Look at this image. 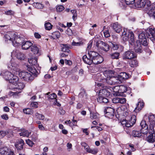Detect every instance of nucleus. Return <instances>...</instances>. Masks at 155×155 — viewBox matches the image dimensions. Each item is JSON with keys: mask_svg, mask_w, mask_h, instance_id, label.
Returning <instances> with one entry per match:
<instances>
[{"mask_svg": "<svg viewBox=\"0 0 155 155\" xmlns=\"http://www.w3.org/2000/svg\"><path fill=\"white\" fill-rule=\"evenodd\" d=\"M0 74L6 80L9 81V88L12 90L9 92V95L11 96L16 95L21 92L25 85L22 82L17 83L18 80L17 76L6 70L2 71Z\"/></svg>", "mask_w": 155, "mask_h": 155, "instance_id": "1", "label": "nucleus"}, {"mask_svg": "<svg viewBox=\"0 0 155 155\" xmlns=\"http://www.w3.org/2000/svg\"><path fill=\"white\" fill-rule=\"evenodd\" d=\"M4 38L6 41L12 43L15 47L22 45V48L24 50L28 49L33 45L32 43L30 41H24L23 38L18 37L14 32H7L4 36Z\"/></svg>", "mask_w": 155, "mask_h": 155, "instance_id": "2", "label": "nucleus"}, {"mask_svg": "<svg viewBox=\"0 0 155 155\" xmlns=\"http://www.w3.org/2000/svg\"><path fill=\"white\" fill-rule=\"evenodd\" d=\"M88 55L89 58L85 55L83 56L82 59L85 63L88 65L92 64H98L101 63L104 60L103 58L95 51H88Z\"/></svg>", "mask_w": 155, "mask_h": 155, "instance_id": "3", "label": "nucleus"}, {"mask_svg": "<svg viewBox=\"0 0 155 155\" xmlns=\"http://www.w3.org/2000/svg\"><path fill=\"white\" fill-rule=\"evenodd\" d=\"M28 70L30 73L25 71H21L19 73V76L21 79L24 81L30 82L38 74L36 69L33 66H30Z\"/></svg>", "mask_w": 155, "mask_h": 155, "instance_id": "4", "label": "nucleus"}, {"mask_svg": "<svg viewBox=\"0 0 155 155\" xmlns=\"http://www.w3.org/2000/svg\"><path fill=\"white\" fill-rule=\"evenodd\" d=\"M141 127L140 132L136 130H133L132 132V135L134 137H139L140 136H147L148 132V127L146 121L142 120L140 123Z\"/></svg>", "mask_w": 155, "mask_h": 155, "instance_id": "5", "label": "nucleus"}, {"mask_svg": "<svg viewBox=\"0 0 155 155\" xmlns=\"http://www.w3.org/2000/svg\"><path fill=\"white\" fill-rule=\"evenodd\" d=\"M154 5L151 4L149 0H139L135 3V5L137 8H142L144 7L149 12H152L153 10L155 8V6L153 7Z\"/></svg>", "mask_w": 155, "mask_h": 155, "instance_id": "6", "label": "nucleus"}, {"mask_svg": "<svg viewBox=\"0 0 155 155\" xmlns=\"http://www.w3.org/2000/svg\"><path fill=\"white\" fill-rule=\"evenodd\" d=\"M122 35L123 40L124 41H128L131 45H133L134 42V38L133 32L130 30H127L125 31L124 29Z\"/></svg>", "mask_w": 155, "mask_h": 155, "instance_id": "7", "label": "nucleus"}, {"mask_svg": "<svg viewBox=\"0 0 155 155\" xmlns=\"http://www.w3.org/2000/svg\"><path fill=\"white\" fill-rule=\"evenodd\" d=\"M146 36L152 41H153L155 39V31L153 28H149L146 30Z\"/></svg>", "mask_w": 155, "mask_h": 155, "instance_id": "8", "label": "nucleus"}, {"mask_svg": "<svg viewBox=\"0 0 155 155\" xmlns=\"http://www.w3.org/2000/svg\"><path fill=\"white\" fill-rule=\"evenodd\" d=\"M148 121L150 124L149 125V129H150V132L154 133V126L155 123V117L154 115H151L148 117Z\"/></svg>", "mask_w": 155, "mask_h": 155, "instance_id": "9", "label": "nucleus"}, {"mask_svg": "<svg viewBox=\"0 0 155 155\" xmlns=\"http://www.w3.org/2000/svg\"><path fill=\"white\" fill-rule=\"evenodd\" d=\"M137 55L132 51H126L123 54V58L124 60H130L136 58Z\"/></svg>", "mask_w": 155, "mask_h": 155, "instance_id": "10", "label": "nucleus"}, {"mask_svg": "<svg viewBox=\"0 0 155 155\" xmlns=\"http://www.w3.org/2000/svg\"><path fill=\"white\" fill-rule=\"evenodd\" d=\"M109 73L110 72L108 71L98 73L96 75L95 77L98 81H102L103 83H104V80L106 79L107 77L109 75Z\"/></svg>", "mask_w": 155, "mask_h": 155, "instance_id": "11", "label": "nucleus"}, {"mask_svg": "<svg viewBox=\"0 0 155 155\" xmlns=\"http://www.w3.org/2000/svg\"><path fill=\"white\" fill-rule=\"evenodd\" d=\"M104 112L106 117L109 118H112L114 115L115 110L111 107H107L105 108Z\"/></svg>", "mask_w": 155, "mask_h": 155, "instance_id": "12", "label": "nucleus"}, {"mask_svg": "<svg viewBox=\"0 0 155 155\" xmlns=\"http://www.w3.org/2000/svg\"><path fill=\"white\" fill-rule=\"evenodd\" d=\"M146 37V35H145L144 32H141L138 34L139 41H138L140 42L142 45L145 46H147V44Z\"/></svg>", "mask_w": 155, "mask_h": 155, "instance_id": "13", "label": "nucleus"}, {"mask_svg": "<svg viewBox=\"0 0 155 155\" xmlns=\"http://www.w3.org/2000/svg\"><path fill=\"white\" fill-rule=\"evenodd\" d=\"M108 72H110V73L109 74V75L107 77L106 79L104 80V83H106L110 85H113V76L111 75V74L113 73V71H109Z\"/></svg>", "mask_w": 155, "mask_h": 155, "instance_id": "14", "label": "nucleus"}, {"mask_svg": "<svg viewBox=\"0 0 155 155\" xmlns=\"http://www.w3.org/2000/svg\"><path fill=\"white\" fill-rule=\"evenodd\" d=\"M24 144V141L23 140L21 139L17 142L15 144V146L18 150H21L23 149Z\"/></svg>", "mask_w": 155, "mask_h": 155, "instance_id": "15", "label": "nucleus"}, {"mask_svg": "<svg viewBox=\"0 0 155 155\" xmlns=\"http://www.w3.org/2000/svg\"><path fill=\"white\" fill-rule=\"evenodd\" d=\"M141 45L140 42L137 41L136 42L134 47V50L136 52L140 53L142 52L143 47Z\"/></svg>", "mask_w": 155, "mask_h": 155, "instance_id": "16", "label": "nucleus"}, {"mask_svg": "<svg viewBox=\"0 0 155 155\" xmlns=\"http://www.w3.org/2000/svg\"><path fill=\"white\" fill-rule=\"evenodd\" d=\"M113 103L115 104L120 103L124 104L126 102V99L123 97H115L112 100Z\"/></svg>", "mask_w": 155, "mask_h": 155, "instance_id": "17", "label": "nucleus"}, {"mask_svg": "<svg viewBox=\"0 0 155 155\" xmlns=\"http://www.w3.org/2000/svg\"><path fill=\"white\" fill-rule=\"evenodd\" d=\"M112 26L113 30L117 33H120L122 30V27L117 22L113 23Z\"/></svg>", "mask_w": 155, "mask_h": 155, "instance_id": "18", "label": "nucleus"}, {"mask_svg": "<svg viewBox=\"0 0 155 155\" xmlns=\"http://www.w3.org/2000/svg\"><path fill=\"white\" fill-rule=\"evenodd\" d=\"M11 151L7 147H4L0 149V153L2 155H8Z\"/></svg>", "mask_w": 155, "mask_h": 155, "instance_id": "19", "label": "nucleus"}, {"mask_svg": "<svg viewBox=\"0 0 155 155\" xmlns=\"http://www.w3.org/2000/svg\"><path fill=\"white\" fill-rule=\"evenodd\" d=\"M15 53H17L16 57L18 59L21 60H23L25 58V57L24 54L20 52H16L15 51H13L12 52V55L15 54Z\"/></svg>", "mask_w": 155, "mask_h": 155, "instance_id": "20", "label": "nucleus"}, {"mask_svg": "<svg viewBox=\"0 0 155 155\" xmlns=\"http://www.w3.org/2000/svg\"><path fill=\"white\" fill-rule=\"evenodd\" d=\"M129 124H127V126L128 127L133 126L135 123L136 121V116L134 115H132L131 116V118L128 120Z\"/></svg>", "mask_w": 155, "mask_h": 155, "instance_id": "21", "label": "nucleus"}, {"mask_svg": "<svg viewBox=\"0 0 155 155\" xmlns=\"http://www.w3.org/2000/svg\"><path fill=\"white\" fill-rule=\"evenodd\" d=\"M18 131H21V132L19 134L20 136L28 137L31 134V132H29L28 130H25L24 129L22 128L18 129Z\"/></svg>", "mask_w": 155, "mask_h": 155, "instance_id": "22", "label": "nucleus"}, {"mask_svg": "<svg viewBox=\"0 0 155 155\" xmlns=\"http://www.w3.org/2000/svg\"><path fill=\"white\" fill-rule=\"evenodd\" d=\"M150 134V135L148 137L147 140L149 143H152L155 142V139L153 138V134H154L155 131L154 130L153 133H151L150 132V129H148V132Z\"/></svg>", "mask_w": 155, "mask_h": 155, "instance_id": "23", "label": "nucleus"}, {"mask_svg": "<svg viewBox=\"0 0 155 155\" xmlns=\"http://www.w3.org/2000/svg\"><path fill=\"white\" fill-rule=\"evenodd\" d=\"M119 88V87L118 86L114 87L112 88V90L114 92L113 94L114 96H119L121 94L120 93Z\"/></svg>", "mask_w": 155, "mask_h": 155, "instance_id": "24", "label": "nucleus"}, {"mask_svg": "<svg viewBox=\"0 0 155 155\" xmlns=\"http://www.w3.org/2000/svg\"><path fill=\"white\" fill-rule=\"evenodd\" d=\"M112 77L114 85L122 83L121 78H120L118 76V77L113 76Z\"/></svg>", "mask_w": 155, "mask_h": 155, "instance_id": "25", "label": "nucleus"}, {"mask_svg": "<svg viewBox=\"0 0 155 155\" xmlns=\"http://www.w3.org/2000/svg\"><path fill=\"white\" fill-rule=\"evenodd\" d=\"M50 92H48V93L45 94V96L47 97L48 99H54L57 97V95L55 93H53L50 94Z\"/></svg>", "mask_w": 155, "mask_h": 155, "instance_id": "26", "label": "nucleus"}, {"mask_svg": "<svg viewBox=\"0 0 155 155\" xmlns=\"http://www.w3.org/2000/svg\"><path fill=\"white\" fill-rule=\"evenodd\" d=\"M118 76L120 77V78H121L122 82L123 79H127L129 77V75L126 72H121Z\"/></svg>", "mask_w": 155, "mask_h": 155, "instance_id": "27", "label": "nucleus"}, {"mask_svg": "<svg viewBox=\"0 0 155 155\" xmlns=\"http://www.w3.org/2000/svg\"><path fill=\"white\" fill-rule=\"evenodd\" d=\"M31 51L34 54H38L39 53V49L35 45H32L31 47Z\"/></svg>", "mask_w": 155, "mask_h": 155, "instance_id": "28", "label": "nucleus"}, {"mask_svg": "<svg viewBox=\"0 0 155 155\" xmlns=\"http://www.w3.org/2000/svg\"><path fill=\"white\" fill-rule=\"evenodd\" d=\"M97 101L100 103H107L108 102V100L107 98L102 96H99L97 99Z\"/></svg>", "mask_w": 155, "mask_h": 155, "instance_id": "29", "label": "nucleus"}, {"mask_svg": "<svg viewBox=\"0 0 155 155\" xmlns=\"http://www.w3.org/2000/svg\"><path fill=\"white\" fill-rule=\"evenodd\" d=\"M51 36L53 39H57L60 37V33L58 31H55L52 33Z\"/></svg>", "mask_w": 155, "mask_h": 155, "instance_id": "30", "label": "nucleus"}, {"mask_svg": "<svg viewBox=\"0 0 155 155\" xmlns=\"http://www.w3.org/2000/svg\"><path fill=\"white\" fill-rule=\"evenodd\" d=\"M101 49L105 52H107L110 50V47L108 45L104 42L103 46L101 47Z\"/></svg>", "mask_w": 155, "mask_h": 155, "instance_id": "31", "label": "nucleus"}, {"mask_svg": "<svg viewBox=\"0 0 155 155\" xmlns=\"http://www.w3.org/2000/svg\"><path fill=\"white\" fill-rule=\"evenodd\" d=\"M28 61L30 64L35 65L37 64V59L36 58L28 59Z\"/></svg>", "mask_w": 155, "mask_h": 155, "instance_id": "32", "label": "nucleus"}, {"mask_svg": "<svg viewBox=\"0 0 155 155\" xmlns=\"http://www.w3.org/2000/svg\"><path fill=\"white\" fill-rule=\"evenodd\" d=\"M87 96L85 90L84 89H81V92L79 94V97L84 98L86 99L87 98Z\"/></svg>", "mask_w": 155, "mask_h": 155, "instance_id": "33", "label": "nucleus"}, {"mask_svg": "<svg viewBox=\"0 0 155 155\" xmlns=\"http://www.w3.org/2000/svg\"><path fill=\"white\" fill-rule=\"evenodd\" d=\"M130 64L131 67H136L138 66V62L136 59L132 60Z\"/></svg>", "mask_w": 155, "mask_h": 155, "instance_id": "34", "label": "nucleus"}, {"mask_svg": "<svg viewBox=\"0 0 155 155\" xmlns=\"http://www.w3.org/2000/svg\"><path fill=\"white\" fill-rule=\"evenodd\" d=\"M144 106V103L143 102H139L137 105V107L135 108L134 110L137 111V110L139 111Z\"/></svg>", "mask_w": 155, "mask_h": 155, "instance_id": "35", "label": "nucleus"}, {"mask_svg": "<svg viewBox=\"0 0 155 155\" xmlns=\"http://www.w3.org/2000/svg\"><path fill=\"white\" fill-rule=\"evenodd\" d=\"M61 45L62 51L68 52L70 50L69 49V47L68 45L63 44Z\"/></svg>", "mask_w": 155, "mask_h": 155, "instance_id": "36", "label": "nucleus"}, {"mask_svg": "<svg viewBox=\"0 0 155 155\" xmlns=\"http://www.w3.org/2000/svg\"><path fill=\"white\" fill-rule=\"evenodd\" d=\"M104 42L102 41L99 40L96 41L95 42V43L94 44V45H95L98 48H100L101 49Z\"/></svg>", "mask_w": 155, "mask_h": 155, "instance_id": "37", "label": "nucleus"}, {"mask_svg": "<svg viewBox=\"0 0 155 155\" xmlns=\"http://www.w3.org/2000/svg\"><path fill=\"white\" fill-rule=\"evenodd\" d=\"M90 118L92 119H96L98 118L99 114L97 113L90 112Z\"/></svg>", "mask_w": 155, "mask_h": 155, "instance_id": "38", "label": "nucleus"}, {"mask_svg": "<svg viewBox=\"0 0 155 155\" xmlns=\"http://www.w3.org/2000/svg\"><path fill=\"white\" fill-rule=\"evenodd\" d=\"M120 93H123L126 92L127 91V87L126 86L124 85H121L119 86Z\"/></svg>", "mask_w": 155, "mask_h": 155, "instance_id": "39", "label": "nucleus"}, {"mask_svg": "<svg viewBox=\"0 0 155 155\" xmlns=\"http://www.w3.org/2000/svg\"><path fill=\"white\" fill-rule=\"evenodd\" d=\"M45 27L46 30H50L52 28V25L49 22H47L45 23Z\"/></svg>", "mask_w": 155, "mask_h": 155, "instance_id": "40", "label": "nucleus"}, {"mask_svg": "<svg viewBox=\"0 0 155 155\" xmlns=\"http://www.w3.org/2000/svg\"><path fill=\"white\" fill-rule=\"evenodd\" d=\"M120 54L118 52H115L110 54V57L113 59H117L119 58Z\"/></svg>", "mask_w": 155, "mask_h": 155, "instance_id": "41", "label": "nucleus"}, {"mask_svg": "<svg viewBox=\"0 0 155 155\" xmlns=\"http://www.w3.org/2000/svg\"><path fill=\"white\" fill-rule=\"evenodd\" d=\"M23 111L24 113L29 114H32L33 112V110L29 108L24 109Z\"/></svg>", "mask_w": 155, "mask_h": 155, "instance_id": "42", "label": "nucleus"}, {"mask_svg": "<svg viewBox=\"0 0 155 155\" xmlns=\"http://www.w3.org/2000/svg\"><path fill=\"white\" fill-rule=\"evenodd\" d=\"M87 152L92 154H95L97 153V150L96 149H91L89 147L88 150H87Z\"/></svg>", "mask_w": 155, "mask_h": 155, "instance_id": "43", "label": "nucleus"}, {"mask_svg": "<svg viewBox=\"0 0 155 155\" xmlns=\"http://www.w3.org/2000/svg\"><path fill=\"white\" fill-rule=\"evenodd\" d=\"M33 6L38 9H41L43 6L42 4L39 3H36L33 4Z\"/></svg>", "mask_w": 155, "mask_h": 155, "instance_id": "44", "label": "nucleus"}, {"mask_svg": "<svg viewBox=\"0 0 155 155\" xmlns=\"http://www.w3.org/2000/svg\"><path fill=\"white\" fill-rule=\"evenodd\" d=\"M119 5L121 8L123 9H124L126 7L127 5L126 2H120L119 3Z\"/></svg>", "mask_w": 155, "mask_h": 155, "instance_id": "45", "label": "nucleus"}, {"mask_svg": "<svg viewBox=\"0 0 155 155\" xmlns=\"http://www.w3.org/2000/svg\"><path fill=\"white\" fill-rule=\"evenodd\" d=\"M32 139L34 141H35L38 138V134L36 133H33L31 136Z\"/></svg>", "mask_w": 155, "mask_h": 155, "instance_id": "46", "label": "nucleus"}, {"mask_svg": "<svg viewBox=\"0 0 155 155\" xmlns=\"http://www.w3.org/2000/svg\"><path fill=\"white\" fill-rule=\"evenodd\" d=\"M35 115L40 120H43L45 119V116L43 115L40 114L38 113H36Z\"/></svg>", "mask_w": 155, "mask_h": 155, "instance_id": "47", "label": "nucleus"}, {"mask_svg": "<svg viewBox=\"0 0 155 155\" xmlns=\"http://www.w3.org/2000/svg\"><path fill=\"white\" fill-rule=\"evenodd\" d=\"M56 9L57 12H60L63 10L64 9V8L63 6L60 5L58 6Z\"/></svg>", "mask_w": 155, "mask_h": 155, "instance_id": "48", "label": "nucleus"}, {"mask_svg": "<svg viewBox=\"0 0 155 155\" xmlns=\"http://www.w3.org/2000/svg\"><path fill=\"white\" fill-rule=\"evenodd\" d=\"M135 0H125L126 4L128 5H133L135 4Z\"/></svg>", "mask_w": 155, "mask_h": 155, "instance_id": "49", "label": "nucleus"}, {"mask_svg": "<svg viewBox=\"0 0 155 155\" xmlns=\"http://www.w3.org/2000/svg\"><path fill=\"white\" fill-rule=\"evenodd\" d=\"M81 145L83 147L84 149L86 150V151H87V150H88L89 147L87 144L85 142H81Z\"/></svg>", "mask_w": 155, "mask_h": 155, "instance_id": "50", "label": "nucleus"}, {"mask_svg": "<svg viewBox=\"0 0 155 155\" xmlns=\"http://www.w3.org/2000/svg\"><path fill=\"white\" fill-rule=\"evenodd\" d=\"M112 45V48L113 50H116L119 47V45H118L116 44V43H111Z\"/></svg>", "mask_w": 155, "mask_h": 155, "instance_id": "51", "label": "nucleus"}, {"mask_svg": "<svg viewBox=\"0 0 155 155\" xmlns=\"http://www.w3.org/2000/svg\"><path fill=\"white\" fill-rule=\"evenodd\" d=\"M121 124L122 125H123V127L125 126L126 127H128L127 126V124H129V123L128 120L127 121V120H125L122 121Z\"/></svg>", "mask_w": 155, "mask_h": 155, "instance_id": "52", "label": "nucleus"}, {"mask_svg": "<svg viewBox=\"0 0 155 155\" xmlns=\"http://www.w3.org/2000/svg\"><path fill=\"white\" fill-rule=\"evenodd\" d=\"M14 13V12L11 10H9L5 12V14L7 15H13Z\"/></svg>", "mask_w": 155, "mask_h": 155, "instance_id": "53", "label": "nucleus"}, {"mask_svg": "<svg viewBox=\"0 0 155 155\" xmlns=\"http://www.w3.org/2000/svg\"><path fill=\"white\" fill-rule=\"evenodd\" d=\"M83 44V42L81 41L76 42L73 41L72 43V45L74 46H80Z\"/></svg>", "mask_w": 155, "mask_h": 155, "instance_id": "54", "label": "nucleus"}, {"mask_svg": "<svg viewBox=\"0 0 155 155\" xmlns=\"http://www.w3.org/2000/svg\"><path fill=\"white\" fill-rule=\"evenodd\" d=\"M104 36L106 38H108L110 36V34L109 31L107 30L104 31Z\"/></svg>", "mask_w": 155, "mask_h": 155, "instance_id": "55", "label": "nucleus"}, {"mask_svg": "<svg viewBox=\"0 0 155 155\" xmlns=\"http://www.w3.org/2000/svg\"><path fill=\"white\" fill-rule=\"evenodd\" d=\"M93 41L92 40H90L88 44V46L87 47V49L88 50H90L93 44Z\"/></svg>", "mask_w": 155, "mask_h": 155, "instance_id": "56", "label": "nucleus"}, {"mask_svg": "<svg viewBox=\"0 0 155 155\" xmlns=\"http://www.w3.org/2000/svg\"><path fill=\"white\" fill-rule=\"evenodd\" d=\"M26 143L30 146L32 147L33 145L34 144V143L33 142L29 139L26 140Z\"/></svg>", "mask_w": 155, "mask_h": 155, "instance_id": "57", "label": "nucleus"}, {"mask_svg": "<svg viewBox=\"0 0 155 155\" xmlns=\"http://www.w3.org/2000/svg\"><path fill=\"white\" fill-rule=\"evenodd\" d=\"M38 103L37 102H33L31 103V105L32 107L37 108L38 107Z\"/></svg>", "mask_w": 155, "mask_h": 155, "instance_id": "58", "label": "nucleus"}, {"mask_svg": "<svg viewBox=\"0 0 155 155\" xmlns=\"http://www.w3.org/2000/svg\"><path fill=\"white\" fill-rule=\"evenodd\" d=\"M66 33L69 35H71L72 33V30L68 28L66 31Z\"/></svg>", "mask_w": 155, "mask_h": 155, "instance_id": "59", "label": "nucleus"}, {"mask_svg": "<svg viewBox=\"0 0 155 155\" xmlns=\"http://www.w3.org/2000/svg\"><path fill=\"white\" fill-rule=\"evenodd\" d=\"M1 117L2 118L5 120H7L8 119V115L6 114H4L2 115L1 116Z\"/></svg>", "mask_w": 155, "mask_h": 155, "instance_id": "60", "label": "nucleus"}, {"mask_svg": "<svg viewBox=\"0 0 155 155\" xmlns=\"http://www.w3.org/2000/svg\"><path fill=\"white\" fill-rule=\"evenodd\" d=\"M59 112L61 114L63 115L65 113V111L64 110H62V109L60 108L59 110Z\"/></svg>", "mask_w": 155, "mask_h": 155, "instance_id": "61", "label": "nucleus"}, {"mask_svg": "<svg viewBox=\"0 0 155 155\" xmlns=\"http://www.w3.org/2000/svg\"><path fill=\"white\" fill-rule=\"evenodd\" d=\"M65 63L66 64L68 65H71L72 64V62L70 60H65Z\"/></svg>", "mask_w": 155, "mask_h": 155, "instance_id": "62", "label": "nucleus"}, {"mask_svg": "<svg viewBox=\"0 0 155 155\" xmlns=\"http://www.w3.org/2000/svg\"><path fill=\"white\" fill-rule=\"evenodd\" d=\"M35 37L37 38H40L41 37V36L40 34L38 33H35L34 34Z\"/></svg>", "mask_w": 155, "mask_h": 155, "instance_id": "63", "label": "nucleus"}, {"mask_svg": "<svg viewBox=\"0 0 155 155\" xmlns=\"http://www.w3.org/2000/svg\"><path fill=\"white\" fill-rule=\"evenodd\" d=\"M38 127L41 130H45V128L42 124H39Z\"/></svg>", "mask_w": 155, "mask_h": 155, "instance_id": "64", "label": "nucleus"}]
</instances>
